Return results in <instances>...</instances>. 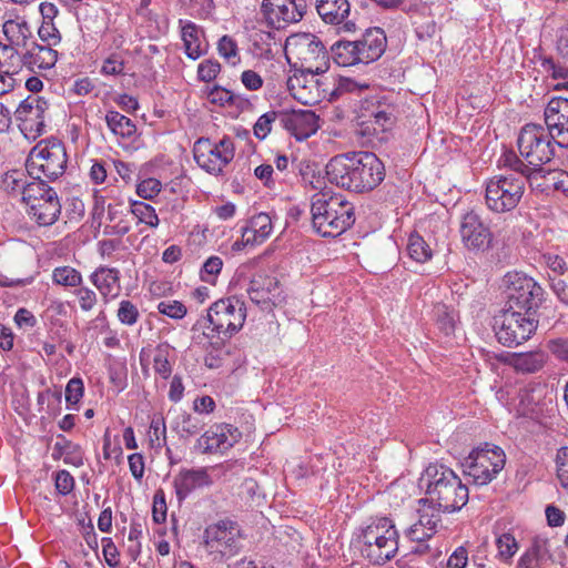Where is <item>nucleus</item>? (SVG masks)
I'll return each mask as SVG.
<instances>
[{
    "mask_svg": "<svg viewBox=\"0 0 568 568\" xmlns=\"http://www.w3.org/2000/svg\"><path fill=\"white\" fill-rule=\"evenodd\" d=\"M26 52L22 54V64L29 69L49 70L58 61V52L49 45L31 42L27 44Z\"/></svg>",
    "mask_w": 568,
    "mask_h": 568,
    "instance_id": "obj_27",
    "label": "nucleus"
},
{
    "mask_svg": "<svg viewBox=\"0 0 568 568\" xmlns=\"http://www.w3.org/2000/svg\"><path fill=\"white\" fill-rule=\"evenodd\" d=\"M278 281L272 276H255L247 288L250 300L263 310H271L280 302Z\"/></svg>",
    "mask_w": 568,
    "mask_h": 568,
    "instance_id": "obj_22",
    "label": "nucleus"
},
{
    "mask_svg": "<svg viewBox=\"0 0 568 568\" xmlns=\"http://www.w3.org/2000/svg\"><path fill=\"white\" fill-rule=\"evenodd\" d=\"M166 511L165 494L162 489H159L153 496L152 517L154 523H164L166 520Z\"/></svg>",
    "mask_w": 568,
    "mask_h": 568,
    "instance_id": "obj_56",
    "label": "nucleus"
},
{
    "mask_svg": "<svg viewBox=\"0 0 568 568\" xmlns=\"http://www.w3.org/2000/svg\"><path fill=\"white\" fill-rule=\"evenodd\" d=\"M161 182L156 179H146L136 186V193L148 200L156 196L161 191Z\"/></svg>",
    "mask_w": 568,
    "mask_h": 568,
    "instance_id": "obj_63",
    "label": "nucleus"
},
{
    "mask_svg": "<svg viewBox=\"0 0 568 568\" xmlns=\"http://www.w3.org/2000/svg\"><path fill=\"white\" fill-rule=\"evenodd\" d=\"M48 103L40 99L28 97L20 102L14 115L19 128L27 138L36 139L44 132V112Z\"/></svg>",
    "mask_w": 568,
    "mask_h": 568,
    "instance_id": "obj_17",
    "label": "nucleus"
},
{
    "mask_svg": "<svg viewBox=\"0 0 568 568\" xmlns=\"http://www.w3.org/2000/svg\"><path fill=\"white\" fill-rule=\"evenodd\" d=\"M203 427L201 419L196 416H193L186 412L176 413L171 428L181 438L187 439L194 435H196Z\"/></svg>",
    "mask_w": 568,
    "mask_h": 568,
    "instance_id": "obj_33",
    "label": "nucleus"
},
{
    "mask_svg": "<svg viewBox=\"0 0 568 568\" xmlns=\"http://www.w3.org/2000/svg\"><path fill=\"white\" fill-rule=\"evenodd\" d=\"M277 118V113L272 111L261 115L254 124V135L258 140H264L272 130V123Z\"/></svg>",
    "mask_w": 568,
    "mask_h": 568,
    "instance_id": "obj_55",
    "label": "nucleus"
},
{
    "mask_svg": "<svg viewBox=\"0 0 568 568\" xmlns=\"http://www.w3.org/2000/svg\"><path fill=\"white\" fill-rule=\"evenodd\" d=\"M312 224L323 237H336L355 222V209L339 193L322 192L312 197Z\"/></svg>",
    "mask_w": 568,
    "mask_h": 568,
    "instance_id": "obj_2",
    "label": "nucleus"
},
{
    "mask_svg": "<svg viewBox=\"0 0 568 568\" xmlns=\"http://www.w3.org/2000/svg\"><path fill=\"white\" fill-rule=\"evenodd\" d=\"M158 311L159 313L166 315L173 320H181L187 313L186 306L183 303L174 300H165L160 302L158 304Z\"/></svg>",
    "mask_w": 568,
    "mask_h": 568,
    "instance_id": "obj_52",
    "label": "nucleus"
},
{
    "mask_svg": "<svg viewBox=\"0 0 568 568\" xmlns=\"http://www.w3.org/2000/svg\"><path fill=\"white\" fill-rule=\"evenodd\" d=\"M261 11L267 24L280 30L303 19L307 0H263Z\"/></svg>",
    "mask_w": 568,
    "mask_h": 568,
    "instance_id": "obj_14",
    "label": "nucleus"
},
{
    "mask_svg": "<svg viewBox=\"0 0 568 568\" xmlns=\"http://www.w3.org/2000/svg\"><path fill=\"white\" fill-rule=\"evenodd\" d=\"M542 69L550 74L554 80L568 79V61H555L552 58L541 60Z\"/></svg>",
    "mask_w": 568,
    "mask_h": 568,
    "instance_id": "obj_51",
    "label": "nucleus"
},
{
    "mask_svg": "<svg viewBox=\"0 0 568 568\" xmlns=\"http://www.w3.org/2000/svg\"><path fill=\"white\" fill-rule=\"evenodd\" d=\"M505 307L536 315L544 300L542 287L524 273H507L504 276Z\"/></svg>",
    "mask_w": 568,
    "mask_h": 568,
    "instance_id": "obj_9",
    "label": "nucleus"
},
{
    "mask_svg": "<svg viewBox=\"0 0 568 568\" xmlns=\"http://www.w3.org/2000/svg\"><path fill=\"white\" fill-rule=\"evenodd\" d=\"M192 151L196 164L214 176L223 174L224 169L235 156L234 142L227 135L217 142H213L209 138H199L194 142Z\"/></svg>",
    "mask_w": 568,
    "mask_h": 568,
    "instance_id": "obj_12",
    "label": "nucleus"
},
{
    "mask_svg": "<svg viewBox=\"0 0 568 568\" xmlns=\"http://www.w3.org/2000/svg\"><path fill=\"white\" fill-rule=\"evenodd\" d=\"M314 4L325 23L338 26V30L346 33L356 30L355 22L348 19L351 13L348 0H315Z\"/></svg>",
    "mask_w": 568,
    "mask_h": 568,
    "instance_id": "obj_19",
    "label": "nucleus"
},
{
    "mask_svg": "<svg viewBox=\"0 0 568 568\" xmlns=\"http://www.w3.org/2000/svg\"><path fill=\"white\" fill-rule=\"evenodd\" d=\"M55 489L60 495H68L74 488V478L68 470H59L54 477Z\"/></svg>",
    "mask_w": 568,
    "mask_h": 568,
    "instance_id": "obj_62",
    "label": "nucleus"
},
{
    "mask_svg": "<svg viewBox=\"0 0 568 568\" xmlns=\"http://www.w3.org/2000/svg\"><path fill=\"white\" fill-rule=\"evenodd\" d=\"M205 547L210 554H219L222 557H230L235 552V540L232 532L227 530L226 523L210 526L204 532Z\"/></svg>",
    "mask_w": 568,
    "mask_h": 568,
    "instance_id": "obj_24",
    "label": "nucleus"
},
{
    "mask_svg": "<svg viewBox=\"0 0 568 568\" xmlns=\"http://www.w3.org/2000/svg\"><path fill=\"white\" fill-rule=\"evenodd\" d=\"M408 255L418 263L430 260L433 252L425 240L418 234H412L407 244Z\"/></svg>",
    "mask_w": 568,
    "mask_h": 568,
    "instance_id": "obj_43",
    "label": "nucleus"
},
{
    "mask_svg": "<svg viewBox=\"0 0 568 568\" xmlns=\"http://www.w3.org/2000/svg\"><path fill=\"white\" fill-rule=\"evenodd\" d=\"M316 74H308L301 69L288 77L286 81L287 90L292 97L305 105H313L321 99L318 81L314 79Z\"/></svg>",
    "mask_w": 568,
    "mask_h": 568,
    "instance_id": "obj_21",
    "label": "nucleus"
},
{
    "mask_svg": "<svg viewBox=\"0 0 568 568\" xmlns=\"http://www.w3.org/2000/svg\"><path fill=\"white\" fill-rule=\"evenodd\" d=\"M140 313L136 306L128 300L121 301L118 310V318L124 324L132 326L139 320Z\"/></svg>",
    "mask_w": 568,
    "mask_h": 568,
    "instance_id": "obj_54",
    "label": "nucleus"
},
{
    "mask_svg": "<svg viewBox=\"0 0 568 568\" xmlns=\"http://www.w3.org/2000/svg\"><path fill=\"white\" fill-rule=\"evenodd\" d=\"M504 165L514 171L516 178H524L525 181H532L536 176H544V168H536L525 163L514 152L504 155Z\"/></svg>",
    "mask_w": 568,
    "mask_h": 568,
    "instance_id": "obj_34",
    "label": "nucleus"
},
{
    "mask_svg": "<svg viewBox=\"0 0 568 568\" xmlns=\"http://www.w3.org/2000/svg\"><path fill=\"white\" fill-rule=\"evenodd\" d=\"M358 53L365 64L376 61L385 52L387 40L381 28H372L365 31L361 39L356 40Z\"/></svg>",
    "mask_w": 568,
    "mask_h": 568,
    "instance_id": "obj_25",
    "label": "nucleus"
},
{
    "mask_svg": "<svg viewBox=\"0 0 568 568\" xmlns=\"http://www.w3.org/2000/svg\"><path fill=\"white\" fill-rule=\"evenodd\" d=\"M246 320V306L244 301L236 296L220 298L207 310L204 317L199 318V324L194 331L202 333L204 324L212 325V332L217 333V345H223L237 332H240Z\"/></svg>",
    "mask_w": 568,
    "mask_h": 568,
    "instance_id": "obj_4",
    "label": "nucleus"
},
{
    "mask_svg": "<svg viewBox=\"0 0 568 568\" xmlns=\"http://www.w3.org/2000/svg\"><path fill=\"white\" fill-rule=\"evenodd\" d=\"M282 126L297 141H303L318 130V116L312 110H291L280 114Z\"/></svg>",
    "mask_w": 568,
    "mask_h": 568,
    "instance_id": "obj_20",
    "label": "nucleus"
},
{
    "mask_svg": "<svg viewBox=\"0 0 568 568\" xmlns=\"http://www.w3.org/2000/svg\"><path fill=\"white\" fill-rule=\"evenodd\" d=\"M371 116L382 131H387L393 126L396 120L395 106L378 102L377 106L372 110Z\"/></svg>",
    "mask_w": 568,
    "mask_h": 568,
    "instance_id": "obj_46",
    "label": "nucleus"
},
{
    "mask_svg": "<svg viewBox=\"0 0 568 568\" xmlns=\"http://www.w3.org/2000/svg\"><path fill=\"white\" fill-rule=\"evenodd\" d=\"M242 437L237 427L231 424H215L204 432L194 445L202 454L224 453L232 448Z\"/></svg>",
    "mask_w": 568,
    "mask_h": 568,
    "instance_id": "obj_16",
    "label": "nucleus"
},
{
    "mask_svg": "<svg viewBox=\"0 0 568 568\" xmlns=\"http://www.w3.org/2000/svg\"><path fill=\"white\" fill-rule=\"evenodd\" d=\"M182 40L184 43V49L187 58L196 60L203 54L199 40L197 27L195 26V23L187 22L182 28Z\"/></svg>",
    "mask_w": 568,
    "mask_h": 568,
    "instance_id": "obj_37",
    "label": "nucleus"
},
{
    "mask_svg": "<svg viewBox=\"0 0 568 568\" xmlns=\"http://www.w3.org/2000/svg\"><path fill=\"white\" fill-rule=\"evenodd\" d=\"M108 128L123 139L132 138L136 132V126L128 116L118 111H108L105 114Z\"/></svg>",
    "mask_w": 568,
    "mask_h": 568,
    "instance_id": "obj_35",
    "label": "nucleus"
},
{
    "mask_svg": "<svg viewBox=\"0 0 568 568\" xmlns=\"http://www.w3.org/2000/svg\"><path fill=\"white\" fill-rule=\"evenodd\" d=\"M538 326L536 315L504 307L494 317V329L500 344L515 347L528 341Z\"/></svg>",
    "mask_w": 568,
    "mask_h": 568,
    "instance_id": "obj_7",
    "label": "nucleus"
},
{
    "mask_svg": "<svg viewBox=\"0 0 568 568\" xmlns=\"http://www.w3.org/2000/svg\"><path fill=\"white\" fill-rule=\"evenodd\" d=\"M328 181L354 193L375 190L385 179V165L373 152H347L333 156L326 164Z\"/></svg>",
    "mask_w": 568,
    "mask_h": 568,
    "instance_id": "obj_1",
    "label": "nucleus"
},
{
    "mask_svg": "<svg viewBox=\"0 0 568 568\" xmlns=\"http://www.w3.org/2000/svg\"><path fill=\"white\" fill-rule=\"evenodd\" d=\"M333 60L342 67L363 63L355 41L339 40L331 47Z\"/></svg>",
    "mask_w": 568,
    "mask_h": 568,
    "instance_id": "obj_32",
    "label": "nucleus"
},
{
    "mask_svg": "<svg viewBox=\"0 0 568 568\" xmlns=\"http://www.w3.org/2000/svg\"><path fill=\"white\" fill-rule=\"evenodd\" d=\"M467 564L468 550L465 546H459L448 557L446 568H466Z\"/></svg>",
    "mask_w": 568,
    "mask_h": 568,
    "instance_id": "obj_64",
    "label": "nucleus"
},
{
    "mask_svg": "<svg viewBox=\"0 0 568 568\" xmlns=\"http://www.w3.org/2000/svg\"><path fill=\"white\" fill-rule=\"evenodd\" d=\"M131 213L138 219L140 223H144L150 227H158L159 217L155 209L148 203L134 201L131 204Z\"/></svg>",
    "mask_w": 568,
    "mask_h": 568,
    "instance_id": "obj_47",
    "label": "nucleus"
},
{
    "mask_svg": "<svg viewBox=\"0 0 568 568\" xmlns=\"http://www.w3.org/2000/svg\"><path fill=\"white\" fill-rule=\"evenodd\" d=\"M213 484L207 468L182 469L174 478L173 486L180 500L184 499L194 489L209 487Z\"/></svg>",
    "mask_w": 568,
    "mask_h": 568,
    "instance_id": "obj_23",
    "label": "nucleus"
},
{
    "mask_svg": "<svg viewBox=\"0 0 568 568\" xmlns=\"http://www.w3.org/2000/svg\"><path fill=\"white\" fill-rule=\"evenodd\" d=\"M221 65L216 60H204L199 64L197 77L201 81L210 82L220 73Z\"/></svg>",
    "mask_w": 568,
    "mask_h": 568,
    "instance_id": "obj_60",
    "label": "nucleus"
},
{
    "mask_svg": "<svg viewBox=\"0 0 568 568\" xmlns=\"http://www.w3.org/2000/svg\"><path fill=\"white\" fill-rule=\"evenodd\" d=\"M423 503L422 508L418 509V520L417 526H422L426 528L429 534L435 535L437 532V528L442 521L439 508H435L434 504H427L426 499H420Z\"/></svg>",
    "mask_w": 568,
    "mask_h": 568,
    "instance_id": "obj_36",
    "label": "nucleus"
},
{
    "mask_svg": "<svg viewBox=\"0 0 568 568\" xmlns=\"http://www.w3.org/2000/svg\"><path fill=\"white\" fill-rule=\"evenodd\" d=\"M436 325L440 332L449 336L455 331V313L444 304H438L434 308Z\"/></svg>",
    "mask_w": 568,
    "mask_h": 568,
    "instance_id": "obj_45",
    "label": "nucleus"
},
{
    "mask_svg": "<svg viewBox=\"0 0 568 568\" xmlns=\"http://www.w3.org/2000/svg\"><path fill=\"white\" fill-rule=\"evenodd\" d=\"M27 32H29V29L24 22L20 23L13 20H8L3 23V33L10 42L9 45L27 47Z\"/></svg>",
    "mask_w": 568,
    "mask_h": 568,
    "instance_id": "obj_41",
    "label": "nucleus"
},
{
    "mask_svg": "<svg viewBox=\"0 0 568 568\" xmlns=\"http://www.w3.org/2000/svg\"><path fill=\"white\" fill-rule=\"evenodd\" d=\"M505 363L517 373L532 374L544 367L546 355L542 352L514 353L505 359Z\"/></svg>",
    "mask_w": 568,
    "mask_h": 568,
    "instance_id": "obj_28",
    "label": "nucleus"
},
{
    "mask_svg": "<svg viewBox=\"0 0 568 568\" xmlns=\"http://www.w3.org/2000/svg\"><path fill=\"white\" fill-rule=\"evenodd\" d=\"M74 294L78 297L80 308L84 312L93 310L98 302L97 293L89 287L80 285Z\"/></svg>",
    "mask_w": 568,
    "mask_h": 568,
    "instance_id": "obj_58",
    "label": "nucleus"
},
{
    "mask_svg": "<svg viewBox=\"0 0 568 568\" xmlns=\"http://www.w3.org/2000/svg\"><path fill=\"white\" fill-rule=\"evenodd\" d=\"M363 555L374 565H384L394 558L398 550V532L387 517L374 519L359 535Z\"/></svg>",
    "mask_w": 568,
    "mask_h": 568,
    "instance_id": "obj_5",
    "label": "nucleus"
},
{
    "mask_svg": "<svg viewBox=\"0 0 568 568\" xmlns=\"http://www.w3.org/2000/svg\"><path fill=\"white\" fill-rule=\"evenodd\" d=\"M557 476L561 486L568 491V447H561L557 452Z\"/></svg>",
    "mask_w": 568,
    "mask_h": 568,
    "instance_id": "obj_57",
    "label": "nucleus"
},
{
    "mask_svg": "<svg viewBox=\"0 0 568 568\" xmlns=\"http://www.w3.org/2000/svg\"><path fill=\"white\" fill-rule=\"evenodd\" d=\"M459 235L469 251H487L493 242V232L475 211L465 213L459 222Z\"/></svg>",
    "mask_w": 568,
    "mask_h": 568,
    "instance_id": "obj_15",
    "label": "nucleus"
},
{
    "mask_svg": "<svg viewBox=\"0 0 568 568\" xmlns=\"http://www.w3.org/2000/svg\"><path fill=\"white\" fill-rule=\"evenodd\" d=\"M67 153L60 141L40 142L30 151L26 169L30 178L53 181L64 173Z\"/></svg>",
    "mask_w": 568,
    "mask_h": 568,
    "instance_id": "obj_6",
    "label": "nucleus"
},
{
    "mask_svg": "<svg viewBox=\"0 0 568 568\" xmlns=\"http://www.w3.org/2000/svg\"><path fill=\"white\" fill-rule=\"evenodd\" d=\"M49 192H55L42 179L33 180L28 183L24 192H22V202L29 206L36 202H41Z\"/></svg>",
    "mask_w": 568,
    "mask_h": 568,
    "instance_id": "obj_40",
    "label": "nucleus"
},
{
    "mask_svg": "<svg viewBox=\"0 0 568 568\" xmlns=\"http://www.w3.org/2000/svg\"><path fill=\"white\" fill-rule=\"evenodd\" d=\"M52 282L64 287H79L82 284V275L74 267L58 266L52 271Z\"/></svg>",
    "mask_w": 568,
    "mask_h": 568,
    "instance_id": "obj_39",
    "label": "nucleus"
},
{
    "mask_svg": "<svg viewBox=\"0 0 568 568\" xmlns=\"http://www.w3.org/2000/svg\"><path fill=\"white\" fill-rule=\"evenodd\" d=\"M120 272L116 268L99 267L95 270L90 280L99 292L106 297H115L120 288Z\"/></svg>",
    "mask_w": 568,
    "mask_h": 568,
    "instance_id": "obj_29",
    "label": "nucleus"
},
{
    "mask_svg": "<svg viewBox=\"0 0 568 568\" xmlns=\"http://www.w3.org/2000/svg\"><path fill=\"white\" fill-rule=\"evenodd\" d=\"M506 464L504 450L488 443L474 448L464 459V474L471 477L474 484H489L501 471Z\"/></svg>",
    "mask_w": 568,
    "mask_h": 568,
    "instance_id": "obj_8",
    "label": "nucleus"
},
{
    "mask_svg": "<svg viewBox=\"0 0 568 568\" xmlns=\"http://www.w3.org/2000/svg\"><path fill=\"white\" fill-rule=\"evenodd\" d=\"M84 386L81 378H71L65 387V400L70 405H75L83 396Z\"/></svg>",
    "mask_w": 568,
    "mask_h": 568,
    "instance_id": "obj_59",
    "label": "nucleus"
},
{
    "mask_svg": "<svg viewBox=\"0 0 568 568\" xmlns=\"http://www.w3.org/2000/svg\"><path fill=\"white\" fill-rule=\"evenodd\" d=\"M28 183L29 182H27V176L23 171L12 170L3 175L1 186L9 194L22 195V192H24Z\"/></svg>",
    "mask_w": 568,
    "mask_h": 568,
    "instance_id": "obj_42",
    "label": "nucleus"
},
{
    "mask_svg": "<svg viewBox=\"0 0 568 568\" xmlns=\"http://www.w3.org/2000/svg\"><path fill=\"white\" fill-rule=\"evenodd\" d=\"M273 226L268 214L260 213L254 215L247 226L243 229L244 241L251 245L261 244L272 233Z\"/></svg>",
    "mask_w": 568,
    "mask_h": 568,
    "instance_id": "obj_30",
    "label": "nucleus"
},
{
    "mask_svg": "<svg viewBox=\"0 0 568 568\" xmlns=\"http://www.w3.org/2000/svg\"><path fill=\"white\" fill-rule=\"evenodd\" d=\"M170 352L169 345H159L153 356V369L163 379H168L172 374V363L169 358Z\"/></svg>",
    "mask_w": 568,
    "mask_h": 568,
    "instance_id": "obj_44",
    "label": "nucleus"
},
{
    "mask_svg": "<svg viewBox=\"0 0 568 568\" xmlns=\"http://www.w3.org/2000/svg\"><path fill=\"white\" fill-rule=\"evenodd\" d=\"M420 480L426 484V500L443 511L459 510L468 501L467 486L450 468L444 465H429Z\"/></svg>",
    "mask_w": 568,
    "mask_h": 568,
    "instance_id": "obj_3",
    "label": "nucleus"
},
{
    "mask_svg": "<svg viewBox=\"0 0 568 568\" xmlns=\"http://www.w3.org/2000/svg\"><path fill=\"white\" fill-rule=\"evenodd\" d=\"M549 556L548 540L535 537L530 547L519 557L516 568H538Z\"/></svg>",
    "mask_w": 568,
    "mask_h": 568,
    "instance_id": "obj_31",
    "label": "nucleus"
},
{
    "mask_svg": "<svg viewBox=\"0 0 568 568\" xmlns=\"http://www.w3.org/2000/svg\"><path fill=\"white\" fill-rule=\"evenodd\" d=\"M240 495L242 496V498H245L247 501H253V503L257 501L262 497H264L263 494L261 493L260 485L253 478L244 479V481L242 483V485L240 487Z\"/></svg>",
    "mask_w": 568,
    "mask_h": 568,
    "instance_id": "obj_61",
    "label": "nucleus"
},
{
    "mask_svg": "<svg viewBox=\"0 0 568 568\" xmlns=\"http://www.w3.org/2000/svg\"><path fill=\"white\" fill-rule=\"evenodd\" d=\"M524 191V178H516L515 174L495 175L486 182V206L495 213L510 212L519 204Z\"/></svg>",
    "mask_w": 568,
    "mask_h": 568,
    "instance_id": "obj_11",
    "label": "nucleus"
},
{
    "mask_svg": "<svg viewBox=\"0 0 568 568\" xmlns=\"http://www.w3.org/2000/svg\"><path fill=\"white\" fill-rule=\"evenodd\" d=\"M223 267V261L220 256H210L203 264L200 277L203 282L211 285L216 284L217 275L221 273Z\"/></svg>",
    "mask_w": 568,
    "mask_h": 568,
    "instance_id": "obj_48",
    "label": "nucleus"
},
{
    "mask_svg": "<svg viewBox=\"0 0 568 568\" xmlns=\"http://www.w3.org/2000/svg\"><path fill=\"white\" fill-rule=\"evenodd\" d=\"M496 546L498 549L499 558L505 561L511 559L518 550V544L515 537L509 532H505L498 536L496 539Z\"/></svg>",
    "mask_w": 568,
    "mask_h": 568,
    "instance_id": "obj_50",
    "label": "nucleus"
},
{
    "mask_svg": "<svg viewBox=\"0 0 568 568\" xmlns=\"http://www.w3.org/2000/svg\"><path fill=\"white\" fill-rule=\"evenodd\" d=\"M217 51L227 62L235 65L240 61L239 48L236 41L225 34L217 42Z\"/></svg>",
    "mask_w": 568,
    "mask_h": 568,
    "instance_id": "obj_49",
    "label": "nucleus"
},
{
    "mask_svg": "<svg viewBox=\"0 0 568 568\" xmlns=\"http://www.w3.org/2000/svg\"><path fill=\"white\" fill-rule=\"evenodd\" d=\"M556 139L542 125H524L517 139L519 153L532 166L542 168L555 156Z\"/></svg>",
    "mask_w": 568,
    "mask_h": 568,
    "instance_id": "obj_10",
    "label": "nucleus"
},
{
    "mask_svg": "<svg viewBox=\"0 0 568 568\" xmlns=\"http://www.w3.org/2000/svg\"><path fill=\"white\" fill-rule=\"evenodd\" d=\"M28 213L41 226H50L59 219L61 204L57 192H49L41 202L28 206Z\"/></svg>",
    "mask_w": 568,
    "mask_h": 568,
    "instance_id": "obj_26",
    "label": "nucleus"
},
{
    "mask_svg": "<svg viewBox=\"0 0 568 568\" xmlns=\"http://www.w3.org/2000/svg\"><path fill=\"white\" fill-rule=\"evenodd\" d=\"M150 440L153 446L161 447L162 444L165 443L166 439V427L164 418L159 415L154 416L150 424Z\"/></svg>",
    "mask_w": 568,
    "mask_h": 568,
    "instance_id": "obj_53",
    "label": "nucleus"
},
{
    "mask_svg": "<svg viewBox=\"0 0 568 568\" xmlns=\"http://www.w3.org/2000/svg\"><path fill=\"white\" fill-rule=\"evenodd\" d=\"M545 128L560 148H568V99L552 98L545 109Z\"/></svg>",
    "mask_w": 568,
    "mask_h": 568,
    "instance_id": "obj_18",
    "label": "nucleus"
},
{
    "mask_svg": "<svg viewBox=\"0 0 568 568\" xmlns=\"http://www.w3.org/2000/svg\"><path fill=\"white\" fill-rule=\"evenodd\" d=\"M287 45H294L298 59L302 61V69L308 74H322L328 69V53L320 40L314 34L304 33L288 41Z\"/></svg>",
    "mask_w": 568,
    "mask_h": 568,
    "instance_id": "obj_13",
    "label": "nucleus"
},
{
    "mask_svg": "<svg viewBox=\"0 0 568 568\" xmlns=\"http://www.w3.org/2000/svg\"><path fill=\"white\" fill-rule=\"evenodd\" d=\"M22 64V55L13 45L0 43V72L8 71L13 77Z\"/></svg>",
    "mask_w": 568,
    "mask_h": 568,
    "instance_id": "obj_38",
    "label": "nucleus"
}]
</instances>
